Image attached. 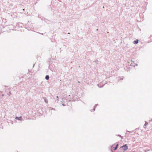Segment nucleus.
Instances as JSON below:
<instances>
[{"mask_svg": "<svg viewBox=\"0 0 152 152\" xmlns=\"http://www.w3.org/2000/svg\"><path fill=\"white\" fill-rule=\"evenodd\" d=\"M15 118V119H16L17 120L21 121L22 120V118L21 117H16Z\"/></svg>", "mask_w": 152, "mask_h": 152, "instance_id": "3", "label": "nucleus"}, {"mask_svg": "<svg viewBox=\"0 0 152 152\" xmlns=\"http://www.w3.org/2000/svg\"><path fill=\"white\" fill-rule=\"evenodd\" d=\"M118 144H117L116 145V146H115V147L114 148V150H116L117 148L118 147Z\"/></svg>", "mask_w": 152, "mask_h": 152, "instance_id": "7", "label": "nucleus"}, {"mask_svg": "<svg viewBox=\"0 0 152 152\" xmlns=\"http://www.w3.org/2000/svg\"><path fill=\"white\" fill-rule=\"evenodd\" d=\"M34 65H35V64H34L33 65V67H34Z\"/></svg>", "mask_w": 152, "mask_h": 152, "instance_id": "12", "label": "nucleus"}, {"mask_svg": "<svg viewBox=\"0 0 152 152\" xmlns=\"http://www.w3.org/2000/svg\"><path fill=\"white\" fill-rule=\"evenodd\" d=\"M57 97V98H58V96H57V97Z\"/></svg>", "mask_w": 152, "mask_h": 152, "instance_id": "19", "label": "nucleus"}, {"mask_svg": "<svg viewBox=\"0 0 152 152\" xmlns=\"http://www.w3.org/2000/svg\"><path fill=\"white\" fill-rule=\"evenodd\" d=\"M139 40L138 39H136V40L134 41L133 43L134 44H137L138 43Z\"/></svg>", "mask_w": 152, "mask_h": 152, "instance_id": "4", "label": "nucleus"}, {"mask_svg": "<svg viewBox=\"0 0 152 152\" xmlns=\"http://www.w3.org/2000/svg\"><path fill=\"white\" fill-rule=\"evenodd\" d=\"M95 106L94 107V109L93 110L94 111H95Z\"/></svg>", "mask_w": 152, "mask_h": 152, "instance_id": "11", "label": "nucleus"}, {"mask_svg": "<svg viewBox=\"0 0 152 152\" xmlns=\"http://www.w3.org/2000/svg\"><path fill=\"white\" fill-rule=\"evenodd\" d=\"M100 85V84H99L98 85V86L99 87H100V86H99V85Z\"/></svg>", "mask_w": 152, "mask_h": 152, "instance_id": "10", "label": "nucleus"}, {"mask_svg": "<svg viewBox=\"0 0 152 152\" xmlns=\"http://www.w3.org/2000/svg\"><path fill=\"white\" fill-rule=\"evenodd\" d=\"M97 105H98V104H96L95 106H97Z\"/></svg>", "mask_w": 152, "mask_h": 152, "instance_id": "18", "label": "nucleus"}, {"mask_svg": "<svg viewBox=\"0 0 152 152\" xmlns=\"http://www.w3.org/2000/svg\"><path fill=\"white\" fill-rule=\"evenodd\" d=\"M39 34H41L42 35H43V34L42 33H39Z\"/></svg>", "mask_w": 152, "mask_h": 152, "instance_id": "13", "label": "nucleus"}, {"mask_svg": "<svg viewBox=\"0 0 152 152\" xmlns=\"http://www.w3.org/2000/svg\"><path fill=\"white\" fill-rule=\"evenodd\" d=\"M62 105H63V106H64V105H65L64 104H62Z\"/></svg>", "mask_w": 152, "mask_h": 152, "instance_id": "17", "label": "nucleus"}, {"mask_svg": "<svg viewBox=\"0 0 152 152\" xmlns=\"http://www.w3.org/2000/svg\"><path fill=\"white\" fill-rule=\"evenodd\" d=\"M97 62H98V61L97 60H96V61H95V62L96 63H97Z\"/></svg>", "mask_w": 152, "mask_h": 152, "instance_id": "9", "label": "nucleus"}, {"mask_svg": "<svg viewBox=\"0 0 152 152\" xmlns=\"http://www.w3.org/2000/svg\"><path fill=\"white\" fill-rule=\"evenodd\" d=\"M49 78V75H47L45 77V79L46 80H48Z\"/></svg>", "mask_w": 152, "mask_h": 152, "instance_id": "5", "label": "nucleus"}, {"mask_svg": "<svg viewBox=\"0 0 152 152\" xmlns=\"http://www.w3.org/2000/svg\"><path fill=\"white\" fill-rule=\"evenodd\" d=\"M128 146L126 144H125L123 146L121 147L120 148L123 151H124L128 149Z\"/></svg>", "mask_w": 152, "mask_h": 152, "instance_id": "1", "label": "nucleus"}, {"mask_svg": "<svg viewBox=\"0 0 152 152\" xmlns=\"http://www.w3.org/2000/svg\"><path fill=\"white\" fill-rule=\"evenodd\" d=\"M9 94H10L9 95H10V94H11V93H10V92H9Z\"/></svg>", "mask_w": 152, "mask_h": 152, "instance_id": "15", "label": "nucleus"}, {"mask_svg": "<svg viewBox=\"0 0 152 152\" xmlns=\"http://www.w3.org/2000/svg\"><path fill=\"white\" fill-rule=\"evenodd\" d=\"M130 66H132L134 67V66H138V65H137V64H136V65H132V64H130Z\"/></svg>", "mask_w": 152, "mask_h": 152, "instance_id": "8", "label": "nucleus"}, {"mask_svg": "<svg viewBox=\"0 0 152 152\" xmlns=\"http://www.w3.org/2000/svg\"><path fill=\"white\" fill-rule=\"evenodd\" d=\"M126 68L127 69H128V67H126Z\"/></svg>", "mask_w": 152, "mask_h": 152, "instance_id": "16", "label": "nucleus"}, {"mask_svg": "<svg viewBox=\"0 0 152 152\" xmlns=\"http://www.w3.org/2000/svg\"><path fill=\"white\" fill-rule=\"evenodd\" d=\"M148 124V123L147 122L145 121V124L144 125V127L145 128L146 127V126Z\"/></svg>", "mask_w": 152, "mask_h": 152, "instance_id": "6", "label": "nucleus"}, {"mask_svg": "<svg viewBox=\"0 0 152 152\" xmlns=\"http://www.w3.org/2000/svg\"><path fill=\"white\" fill-rule=\"evenodd\" d=\"M69 34V33H68V34Z\"/></svg>", "mask_w": 152, "mask_h": 152, "instance_id": "20", "label": "nucleus"}, {"mask_svg": "<svg viewBox=\"0 0 152 152\" xmlns=\"http://www.w3.org/2000/svg\"><path fill=\"white\" fill-rule=\"evenodd\" d=\"M50 108V109H51V110H53V108Z\"/></svg>", "mask_w": 152, "mask_h": 152, "instance_id": "14", "label": "nucleus"}, {"mask_svg": "<svg viewBox=\"0 0 152 152\" xmlns=\"http://www.w3.org/2000/svg\"><path fill=\"white\" fill-rule=\"evenodd\" d=\"M43 99L44 100L45 102L47 104L48 102V101L46 98L45 97H43Z\"/></svg>", "mask_w": 152, "mask_h": 152, "instance_id": "2", "label": "nucleus"}]
</instances>
